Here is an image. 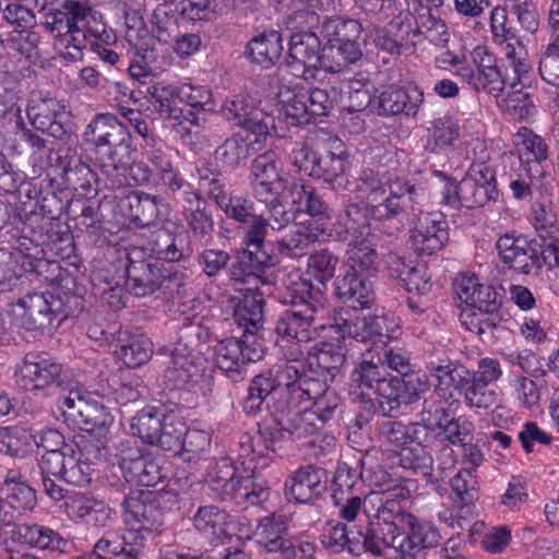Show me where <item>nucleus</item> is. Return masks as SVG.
Returning a JSON list of instances; mask_svg holds the SVG:
<instances>
[{
    "label": "nucleus",
    "mask_w": 559,
    "mask_h": 559,
    "mask_svg": "<svg viewBox=\"0 0 559 559\" xmlns=\"http://www.w3.org/2000/svg\"><path fill=\"white\" fill-rule=\"evenodd\" d=\"M361 25L352 19L326 17L321 24L323 70L341 73L362 57Z\"/></svg>",
    "instance_id": "obj_8"
},
{
    "label": "nucleus",
    "mask_w": 559,
    "mask_h": 559,
    "mask_svg": "<svg viewBox=\"0 0 559 559\" xmlns=\"http://www.w3.org/2000/svg\"><path fill=\"white\" fill-rule=\"evenodd\" d=\"M497 194L493 170L483 164H473L466 176L456 186V195L462 206H484Z\"/></svg>",
    "instance_id": "obj_18"
},
{
    "label": "nucleus",
    "mask_w": 559,
    "mask_h": 559,
    "mask_svg": "<svg viewBox=\"0 0 559 559\" xmlns=\"http://www.w3.org/2000/svg\"><path fill=\"white\" fill-rule=\"evenodd\" d=\"M206 358L186 343L179 342L171 350L164 379L167 386L193 394L206 395L212 390V377L206 373Z\"/></svg>",
    "instance_id": "obj_10"
},
{
    "label": "nucleus",
    "mask_w": 559,
    "mask_h": 559,
    "mask_svg": "<svg viewBox=\"0 0 559 559\" xmlns=\"http://www.w3.org/2000/svg\"><path fill=\"white\" fill-rule=\"evenodd\" d=\"M298 280L289 288L293 308L281 317L276 332L287 341L306 343L317 335L319 326L316 322L325 313L326 297L320 287L300 277Z\"/></svg>",
    "instance_id": "obj_5"
},
{
    "label": "nucleus",
    "mask_w": 559,
    "mask_h": 559,
    "mask_svg": "<svg viewBox=\"0 0 559 559\" xmlns=\"http://www.w3.org/2000/svg\"><path fill=\"white\" fill-rule=\"evenodd\" d=\"M407 498L397 500V510L389 515L377 544L369 542L372 554L390 556L393 551V559H406L416 557L424 548L438 545L440 535L436 527L429 522H418L405 512L403 502Z\"/></svg>",
    "instance_id": "obj_4"
},
{
    "label": "nucleus",
    "mask_w": 559,
    "mask_h": 559,
    "mask_svg": "<svg viewBox=\"0 0 559 559\" xmlns=\"http://www.w3.org/2000/svg\"><path fill=\"white\" fill-rule=\"evenodd\" d=\"M277 389H280L278 382L274 378L272 370L257 374L249 384L245 409L248 413H255L260 409L266 397Z\"/></svg>",
    "instance_id": "obj_52"
},
{
    "label": "nucleus",
    "mask_w": 559,
    "mask_h": 559,
    "mask_svg": "<svg viewBox=\"0 0 559 559\" xmlns=\"http://www.w3.org/2000/svg\"><path fill=\"white\" fill-rule=\"evenodd\" d=\"M521 159L525 160L527 166L540 164L547 158V146L543 139L532 130L522 128L512 138Z\"/></svg>",
    "instance_id": "obj_45"
},
{
    "label": "nucleus",
    "mask_w": 559,
    "mask_h": 559,
    "mask_svg": "<svg viewBox=\"0 0 559 559\" xmlns=\"http://www.w3.org/2000/svg\"><path fill=\"white\" fill-rule=\"evenodd\" d=\"M73 17H70L72 25L78 27L88 40L95 39L99 43L109 44L115 40V35L107 28L103 15L88 7L80 5Z\"/></svg>",
    "instance_id": "obj_38"
},
{
    "label": "nucleus",
    "mask_w": 559,
    "mask_h": 559,
    "mask_svg": "<svg viewBox=\"0 0 559 559\" xmlns=\"http://www.w3.org/2000/svg\"><path fill=\"white\" fill-rule=\"evenodd\" d=\"M356 191L364 201L366 214L377 221L391 219L414 210L424 198L421 187L378 166L362 167L356 179Z\"/></svg>",
    "instance_id": "obj_1"
},
{
    "label": "nucleus",
    "mask_w": 559,
    "mask_h": 559,
    "mask_svg": "<svg viewBox=\"0 0 559 559\" xmlns=\"http://www.w3.org/2000/svg\"><path fill=\"white\" fill-rule=\"evenodd\" d=\"M206 481L223 500H235L245 507L258 506L269 498L270 488L264 478L243 465L236 466L227 457L210 466Z\"/></svg>",
    "instance_id": "obj_7"
},
{
    "label": "nucleus",
    "mask_w": 559,
    "mask_h": 559,
    "mask_svg": "<svg viewBox=\"0 0 559 559\" xmlns=\"http://www.w3.org/2000/svg\"><path fill=\"white\" fill-rule=\"evenodd\" d=\"M411 243L418 253L432 254L448 240V224L441 212H420L409 230Z\"/></svg>",
    "instance_id": "obj_20"
},
{
    "label": "nucleus",
    "mask_w": 559,
    "mask_h": 559,
    "mask_svg": "<svg viewBox=\"0 0 559 559\" xmlns=\"http://www.w3.org/2000/svg\"><path fill=\"white\" fill-rule=\"evenodd\" d=\"M467 376L468 371L464 367L451 362L431 368V377L436 380V388L443 397L447 394L451 396L452 389L462 391Z\"/></svg>",
    "instance_id": "obj_55"
},
{
    "label": "nucleus",
    "mask_w": 559,
    "mask_h": 559,
    "mask_svg": "<svg viewBox=\"0 0 559 559\" xmlns=\"http://www.w3.org/2000/svg\"><path fill=\"white\" fill-rule=\"evenodd\" d=\"M326 474L307 465L299 467L286 483V496L298 503H310L325 490Z\"/></svg>",
    "instance_id": "obj_23"
},
{
    "label": "nucleus",
    "mask_w": 559,
    "mask_h": 559,
    "mask_svg": "<svg viewBox=\"0 0 559 559\" xmlns=\"http://www.w3.org/2000/svg\"><path fill=\"white\" fill-rule=\"evenodd\" d=\"M117 455L127 481L150 487L160 480V467L152 454L132 444L131 441L122 442Z\"/></svg>",
    "instance_id": "obj_17"
},
{
    "label": "nucleus",
    "mask_w": 559,
    "mask_h": 559,
    "mask_svg": "<svg viewBox=\"0 0 559 559\" xmlns=\"http://www.w3.org/2000/svg\"><path fill=\"white\" fill-rule=\"evenodd\" d=\"M336 150L338 152H331L324 158H320L312 177L323 179L334 190H343L349 182L346 175V152L341 142L337 143Z\"/></svg>",
    "instance_id": "obj_33"
},
{
    "label": "nucleus",
    "mask_w": 559,
    "mask_h": 559,
    "mask_svg": "<svg viewBox=\"0 0 559 559\" xmlns=\"http://www.w3.org/2000/svg\"><path fill=\"white\" fill-rule=\"evenodd\" d=\"M16 318L28 330L44 329L53 318V298L51 295L29 294L21 298L13 308Z\"/></svg>",
    "instance_id": "obj_25"
},
{
    "label": "nucleus",
    "mask_w": 559,
    "mask_h": 559,
    "mask_svg": "<svg viewBox=\"0 0 559 559\" xmlns=\"http://www.w3.org/2000/svg\"><path fill=\"white\" fill-rule=\"evenodd\" d=\"M424 424L411 423L403 424L395 420H383L379 425V436L388 444L401 449V451L414 441L425 443L428 441V430L435 423L430 417L423 416Z\"/></svg>",
    "instance_id": "obj_24"
},
{
    "label": "nucleus",
    "mask_w": 559,
    "mask_h": 559,
    "mask_svg": "<svg viewBox=\"0 0 559 559\" xmlns=\"http://www.w3.org/2000/svg\"><path fill=\"white\" fill-rule=\"evenodd\" d=\"M320 383L318 382V386H314V393L309 396H304L306 405L308 402H311L309 405V411L313 413L317 419L324 425L329 421L338 405V397L336 393L331 389H324L320 394Z\"/></svg>",
    "instance_id": "obj_60"
},
{
    "label": "nucleus",
    "mask_w": 559,
    "mask_h": 559,
    "mask_svg": "<svg viewBox=\"0 0 559 559\" xmlns=\"http://www.w3.org/2000/svg\"><path fill=\"white\" fill-rule=\"evenodd\" d=\"M374 485L382 489L370 491L364 498L353 497L340 510L344 520L366 523V530L357 532L358 536L362 537L364 548L370 552L369 542L377 544L389 515L397 510V500L409 496L408 490L392 480L382 469L376 473Z\"/></svg>",
    "instance_id": "obj_3"
},
{
    "label": "nucleus",
    "mask_w": 559,
    "mask_h": 559,
    "mask_svg": "<svg viewBox=\"0 0 559 559\" xmlns=\"http://www.w3.org/2000/svg\"><path fill=\"white\" fill-rule=\"evenodd\" d=\"M472 37L467 35L464 38V49L461 55H454L451 51H444L436 58L439 68L445 69L448 66L454 68V74L462 79L475 92L484 90H498L501 79L498 73V66L495 56H492L486 46L478 45L471 51L472 63H467V41Z\"/></svg>",
    "instance_id": "obj_9"
},
{
    "label": "nucleus",
    "mask_w": 559,
    "mask_h": 559,
    "mask_svg": "<svg viewBox=\"0 0 559 559\" xmlns=\"http://www.w3.org/2000/svg\"><path fill=\"white\" fill-rule=\"evenodd\" d=\"M13 535L21 543L44 550L62 551L67 546V540L58 532L38 524L19 525Z\"/></svg>",
    "instance_id": "obj_34"
},
{
    "label": "nucleus",
    "mask_w": 559,
    "mask_h": 559,
    "mask_svg": "<svg viewBox=\"0 0 559 559\" xmlns=\"http://www.w3.org/2000/svg\"><path fill=\"white\" fill-rule=\"evenodd\" d=\"M468 127L472 129L479 128V121L469 119L453 120L451 117H443L436 120L431 128V135L439 146H450L459 139Z\"/></svg>",
    "instance_id": "obj_51"
},
{
    "label": "nucleus",
    "mask_w": 559,
    "mask_h": 559,
    "mask_svg": "<svg viewBox=\"0 0 559 559\" xmlns=\"http://www.w3.org/2000/svg\"><path fill=\"white\" fill-rule=\"evenodd\" d=\"M433 436L428 430V441L419 443L414 441L413 444H408L404 448L401 453V464L405 468L420 471L423 474H428L432 466V456L427 451V448L432 443Z\"/></svg>",
    "instance_id": "obj_58"
},
{
    "label": "nucleus",
    "mask_w": 559,
    "mask_h": 559,
    "mask_svg": "<svg viewBox=\"0 0 559 559\" xmlns=\"http://www.w3.org/2000/svg\"><path fill=\"white\" fill-rule=\"evenodd\" d=\"M123 522L127 538L136 545H144L145 535L163 523V513L155 502L152 491L135 490L122 502Z\"/></svg>",
    "instance_id": "obj_13"
},
{
    "label": "nucleus",
    "mask_w": 559,
    "mask_h": 559,
    "mask_svg": "<svg viewBox=\"0 0 559 559\" xmlns=\"http://www.w3.org/2000/svg\"><path fill=\"white\" fill-rule=\"evenodd\" d=\"M267 109L269 103L259 108L250 97L238 95L224 104L223 114L228 120L241 127L245 133L250 132L254 135V142H261L270 130L277 129L273 112L266 111Z\"/></svg>",
    "instance_id": "obj_15"
},
{
    "label": "nucleus",
    "mask_w": 559,
    "mask_h": 559,
    "mask_svg": "<svg viewBox=\"0 0 559 559\" xmlns=\"http://www.w3.org/2000/svg\"><path fill=\"white\" fill-rule=\"evenodd\" d=\"M348 263L352 272L345 275H354L357 278L366 280L373 275L378 269V255L371 240L365 238L355 240L347 250Z\"/></svg>",
    "instance_id": "obj_35"
},
{
    "label": "nucleus",
    "mask_w": 559,
    "mask_h": 559,
    "mask_svg": "<svg viewBox=\"0 0 559 559\" xmlns=\"http://www.w3.org/2000/svg\"><path fill=\"white\" fill-rule=\"evenodd\" d=\"M286 63L293 75L307 81L314 79L316 72L323 70L319 37L312 32L294 34L290 37Z\"/></svg>",
    "instance_id": "obj_16"
},
{
    "label": "nucleus",
    "mask_w": 559,
    "mask_h": 559,
    "mask_svg": "<svg viewBox=\"0 0 559 559\" xmlns=\"http://www.w3.org/2000/svg\"><path fill=\"white\" fill-rule=\"evenodd\" d=\"M67 114L66 107L55 98L32 100L27 116L33 126L43 132L53 133L60 128V120Z\"/></svg>",
    "instance_id": "obj_36"
},
{
    "label": "nucleus",
    "mask_w": 559,
    "mask_h": 559,
    "mask_svg": "<svg viewBox=\"0 0 559 559\" xmlns=\"http://www.w3.org/2000/svg\"><path fill=\"white\" fill-rule=\"evenodd\" d=\"M526 181L523 175L510 181L513 198L522 200L537 193L539 197H550L554 191V180L546 175L540 164H533L525 168Z\"/></svg>",
    "instance_id": "obj_31"
},
{
    "label": "nucleus",
    "mask_w": 559,
    "mask_h": 559,
    "mask_svg": "<svg viewBox=\"0 0 559 559\" xmlns=\"http://www.w3.org/2000/svg\"><path fill=\"white\" fill-rule=\"evenodd\" d=\"M179 12L174 2L158 4L153 12V32L158 41L169 45L180 32L176 13Z\"/></svg>",
    "instance_id": "obj_44"
},
{
    "label": "nucleus",
    "mask_w": 559,
    "mask_h": 559,
    "mask_svg": "<svg viewBox=\"0 0 559 559\" xmlns=\"http://www.w3.org/2000/svg\"><path fill=\"white\" fill-rule=\"evenodd\" d=\"M503 52L507 62L512 67V74L508 71L502 73L498 68V73L501 79L500 86L498 90H486L490 93H499L506 85L515 87L521 82L523 75L527 74L531 70V62L525 46L513 37L508 41H502Z\"/></svg>",
    "instance_id": "obj_30"
},
{
    "label": "nucleus",
    "mask_w": 559,
    "mask_h": 559,
    "mask_svg": "<svg viewBox=\"0 0 559 559\" xmlns=\"http://www.w3.org/2000/svg\"><path fill=\"white\" fill-rule=\"evenodd\" d=\"M411 26V23L405 24L400 19L391 21L386 28L376 33L377 47L390 53L400 55L412 34Z\"/></svg>",
    "instance_id": "obj_50"
},
{
    "label": "nucleus",
    "mask_w": 559,
    "mask_h": 559,
    "mask_svg": "<svg viewBox=\"0 0 559 559\" xmlns=\"http://www.w3.org/2000/svg\"><path fill=\"white\" fill-rule=\"evenodd\" d=\"M112 424V415L103 405L91 402L88 411L82 417V424L78 426L100 441L107 438Z\"/></svg>",
    "instance_id": "obj_57"
},
{
    "label": "nucleus",
    "mask_w": 559,
    "mask_h": 559,
    "mask_svg": "<svg viewBox=\"0 0 559 559\" xmlns=\"http://www.w3.org/2000/svg\"><path fill=\"white\" fill-rule=\"evenodd\" d=\"M79 454L72 447H63L61 452H50L44 461H39L40 471L66 481V471H72L78 464Z\"/></svg>",
    "instance_id": "obj_62"
},
{
    "label": "nucleus",
    "mask_w": 559,
    "mask_h": 559,
    "mask_svg": "<svg viewBox=\"0 0 559 559\" xmlns=\"http://www.w3.org/2000/svg\"><path fill=\"white\" fill-rule=\"evenodd\" d=\"M372 395L378 397V403L383 415H390L401 405V395L403 393V382L397 378H383Z\"/></svg>",
    "instance_id": "obj_64"
},
{
    "label": "nucleus",
    "mask_w": 559,
    "mask_h": 559,
    "mask_svg": "<svg viewBox=\"0 0 559 559\" xmlns=\"http://www.w3.org/2000/svg\"><path fill=\"white\" fill-rule=\"evenodd\" d=\"M39 40L40 37L37 33L26 29H14L10 33L7 39L5 47L13 50L29 61L39 58Z\"/></svg>",
    "instance_id": "obj_63"
},
{
    "label": "nucleus",
    "mask_w": 559,
    "mask_h": 559,
    "mask_svg": "<svg viewBox=\"0 0 559 559\" xmlns=\"http://www.w3.org/2000/svg\"><path fill=\"white\" fill-rule=\"evenodd\" d=\"M334 285L335 295L344 306L336 311L329 329L341 333L342 337L347 335L361 342L370 341L369 319L361 310L373 301L372 285L354 275L338 277Z\"/></svg>",
    "instance_id": "obj_6"
},
{
    "label": "nucleus",
    "mask_w": 559,
    "mask_h": 559,
    "mask_svg": "<svg viewBox=\"0 0 559 559\" xmlns=\"http://www.w3.org/2000/svg\"><path fill=\"white\" fill-rule=\"evenodd\" d=\"M64 508L72 520L94 527L106 526L115 516L114 510L104 500L87 493L70 495L64 501Z\"/></svg>",
    "instance_id": "obj_21"
},
{
    "label": "nucleus",
    "mask_w": 559,
    "mask_h": 559,
    "mask_svg": "<svg viewBox=\"0 0 559 559\" xmlns=\"http://www.w3.org/2000/svg\"><path fill=\"white\" fill-rule=\"evenodd\" d=\"M250 132L243 131L226 139L215 151V158L223 166L235 169L249 156Z\"/></svg>",
    "instance_id": "obj_42"
},
{
    "label": "nucleus",
    "mask_w": 559,
    "mask_h": 559,
    "mask_svg": "<svg viewBox=\"0 0 559 559\" xmlns=\"http://www.w3.org/2000/svg\"><path fill=\"white\" fill-rule=\"evenodd\" d=\"M425 417H430L435 423L430 433L435 428H439L440 432L452 444L463 443L473 428L472 424L465 419L449 418L445 409L442 407H437L433 412L427 413Z\"/></svg>",
    "instance_id": "obj_43"
},
{
    "label": "nucleus",
    "mask_w": 559,
    "mask_h": 559,
    "mask_svg": "<svg viewBox=\"0 0 559 559\" xmlns=\"http://www.w3.org/2000/svg\"><path fill=\"white\" fill-rule=\"evenodd\" d=\"M215 365L225 373H240L245 365L241 344L235 338H225L213 348Z\"/></svg>",
    "instance_id": "obj_49"
},
{
    "label": "nucleus",
    "mask_w": 559,
    "mask_h": 559,
    "mask_svg": "<svg viewBox=\"0 0 559 559\" xmlns=\"http://www.w3.org/2000/svg\"><path fill=\"white\" fill-rule=\"evenodd\" d=\"M285 523L274 515L263 518L255 530L257 542L269 552L288 551Z\"/></svg>",
    "instance_id": "obj_40"
},
{
    "label": "nucleus",
    "mask_w": 559,
    "mask_h": 559,
    "mask_svg": "<svg viewBox=\"0 0 559 559\" xmlns=\"http://www.w3.org/2000/svg\"><path fill=\"white\" fill-rule=\"evenodd\" d=\"M275 100V109L270 111L273 112L272 117L275 119V122L278 121L285 124V127L310 122L305 90L283 86Z\"/></svg>",
    "instance_id": "obj_26"
},
{
    "label": "nucleus",
    "mask_w": 559,
    "mask_h": 559,
    "mask_svg": "<svg viewBox=\"0 0 559 559\" xmlns=\"http://www.w3.org/2000/svg\"><path fill=\"white\" fill-rule=\"evenodd\" d=\"M509 386L520 407L532 409L538 406L543 395V385L526 376L510 373Z\"/></svg>",
    "instance_id": "obj_48"
},
{
    "label": "nucleus",
    "mask_w": 559,
    "mask_h": 559,
    "mask_svg": "<svg viewBox=\"0 0 559 559\" xmlns=\"http://www.w3.org/2000/svg\"><path fill=\"white\" fill-rule=\"evenodd\" d=\"M322 427L323 425L309 411V405H305L299 411H289L285 425L288 435L295 436L298 439L311 436Z\"/></svg>",
    "instance_id": "obj_61"
},
{
    "label": "nucleus",
    "mask_w": 559,
    "mask_h": 559,
    "mask_svg": "<svg viewBox=\"0 0 559 559\" xmlns=\"http://www.w3.org/2000/svg\"><path fill=\"white\" fill-rule=\"evenodd\" d=\"M68 370L46 353H28L15 366V381L28 392H45L66 383Z\"/></svg>",
    "instance_id": "obj_12"
},
{
    "label": "nucleus",
    "mask_w": 559,
    "mask_h": 559,
    "mask_svg": "<svg viewBox=\"0 0 559 559\" xmlns=\"http://www.w3.org/2000/svg\"><path fill=\"white\" fill-rule=\"evenodd\" d=\"M2 490L7 498L5 508H11L14 511V522L19 516L32 511L37 503L35 490L16 471L7 473Z\"/></svg>",
    "instance_id": "obj_28"
},
{
    "label": "nucleus",
    "mask_w": 559,
    "mask_h": 559,
    "mask_svg": "<svg viewBox=\"0 0 559 559\" xmlns=\"http://www.w3.org/2000/svg\"><path fill=\"white\" fill-rule=\"evenodd\" d=\"M250 187L254 198L269 202L288 188V175L281 157L272 150L254 157L250 165Z\"/></svg>",
    "instance_id": "obj_14"
},
{
    "label": "nucleus",
    "mask_w": 559,
    "mask_h": 559,
    "mask_svg": "<svg viewBox=\"0 0 559 559\" xmlns=\"http://www.w3.org/2000/svg\"><path fill=\"white\" fill-rule=\"evenodd\" d=\"M424 102V92L416 85L403 88L391 85L379 95V105L385 114L415 115Z\"/></svg>",
    "instance_id": "obj_27"
},
{
    "label": "nucleus",
    "mask_w": 559,
    "mask_h": 559,
    "mask_svg": "<svg viewBox=\"0 0 559 559\" xmlns=\"http://www.w3.org/2000/svg\"><path fill=\"white\" fill-rule=\"evenodd\" d=\"M249 223L250 226L243 239L246 249L238 255L239 263L246 265L243 273H251L255 264L264 262L265 254L261 251V248L270 227L269 221L261 215L252 214Z\"/></svg>",
    "instance_id": "obj_29"
},
{
    "label": "nucleus",
    "mask_w": 559,
    "mask_h": 559,
    "mask_svg": "<svg viewBox=\"0 0 559 559\" xmlns=\"http://www.w3.org/2000/svg\"><path fill=\"white\" fill-rule=\"evenodd\" d=\"M153 353V344L144 334L131 335L121 340L115 350L116 357L129 368H136L147 362Z\"/></svg>",
    "instance_id": "obj_39"
},
{
    "label": "nucleus",
    "mask_w": 559,
    "mask_h": 559,
    "mask_svg": "<svg viewBox=\"0 0 559 559\" xmlns=\"http://www.w3.org/2000/svg\"><path fill=\"white\" fill-rule=\"evenodd\" d=\"M131 430L148 444L164 451H177L183 435V424L160 409L147 406L132 418Z\"/></svg>",
    "instance_id": "obj_11"
},
{
    "label": "nucleus",
    "mask_w": 559,
    "mask_h": 559,
    "mask_svg": "<svg viewBox=\"0 0 559 559\" xmlns=\"http://www.w3.org/2000/svg\"><path fill=\"white\" fill-rule=\"evenodd\" d=\"M333 236L332 229L316 219L295 224L278 241L281 253L296 257L306 252L310 245L328 240Z\"/></svg>",
    "instance_id": "obj_22"
},
{
    "label": "nucleus",
    "mask_w": 559,
    "mask_h": 559,
    "mask_svg": "<svg viewBox=\"0 0 559 559\" xmlns=\"http://www.w3.org/2000/svg\"><path fill=\"white\" fill-rule=\"evenodd\" d=\"M144 545H136L128 540L127 531L123 535L116 532H107L94 546V552L97 557L110 559L120 554L124 556H132L134 552L140 551Z\"/></svg>",
    "instance_id": "obj_54"
},
{
    "label": "nucleus",
    "mask_w": 559,
    "mask_h": 559,
    "mask_svg": "<svg viewBox=\"0 0 559 559\" xmlns=\"http://www.w3.org/2000/svg\"><path fill=\"white\" fill-rule=\"evenodd\" d=\"M130 216L142 226L153 224L159 214L157 200L146 193L134 192L127 199Z\"/></svg>",
    "instance_id": "obj_59"
},
{
    "label": "nucleus",
    "mask_w": 559,
    "mask_h": 559,
    "mask_svg": "<svg viewBox=\"0 0 559 559\" xmlns=\"http://www.w3.org/2000/svg\"><path fill=\"white\" fill-rule=\"evenodd\" d=\"M148 93L154 108L165 114L169 120L182 116V109L174 105L176 99L179 100V86L162 81L151 86Z\"/></svg>",
    "instance_id": "obj_53"
},
{
    "label": "nucleus",
    "mask_w": 559,
    "mask_h": 559,
    "mask_svg": "<svg viewBox=\"0 0 559 559\" xmlns=\"http://www.w3.org/2000/svg\"><path fill=\"white\" fill-rule=\"evenodd\" d=\"M385 376L381 373L380 368L372 361H361L352 372L350 394L356 397H371L379 382Z\"/></svg>",
    "instance_id": "obj_47"
},
{
    "label": "nucleus",
    "mask_w": 559,
    "mask_h": 559,
    "mask_svg": "<svg viewBox=\"0 0 559 559\" xmlns=\"http://www.w3.org/2000/svg\"><path fill=\"white\" fill-rule=\"evenodd\" d=\"M233 4V0H182L178 5L181 16L189 22L212 21Z\"/></svg>",
    "instance_id": "obj_41"
},
{
    "label": "nucleus",
    "mask_w": 559,
    "mask_h": 559,
    "mask_svg": "<svg viewBox=\"0 0 559 559\" xmlns=\"http://www.w3.org/2000/svg\"><path fill=\"white\" fill-rule=\"evenodd\" d=\"M186 200L189 203L190 211L187 216L189 226L197 236L201 238L210 237L214 224L211 215L206 212V202L194 192L187 193Z\"/></svg>",
    "instance_id": "obj_56"
},
{
    "label": "nucleus",
    "mask_w": 559,
    "mask_h": 559,
    "mask_svg": "<svg viewBox=\"0 0 559 559\" xmlns=\"http://www.w3.org/2000/svg\"><path fill=\"white\" fill-rule=\"evenodd\" d=\"M227 519V513L216 506L202 507L194 515V527L212 542L225 534Z\"/></svg>",
    "instance_id": "obj_46"
},
{
    "label": "nucleus",
    "mask_w": 559,
    "mask_h": 559,
    "mask_svg": "<svg viewBox=\"0 0 559 559\" xmlns=\"http://www.w3.org/2000/svg\"><path fill=\"white\" fill-rule=\"evenodd\" d=\"M302 367V362L295 355L292 361L278 367L274 374L278 386H285V390L292 395V401L304 400V396L310 397V394L314 393V386H318L317 381L301 377Z\"/></svg>",
    "instance_id": "obj_32"
},
{
    "label": "nucleus",
    "mask_w": 559,
    "mask_h": 559,
    "mask_svg": "<svg viewBox=\"0 0 559 559\" xmlns=\"http://www.w3.org/2000/svg\"><path fill=\"white\" fill-rule=\"evenodd\" d=\"M496 248L502 263L516 273L528 275L540 269L538 249L522 236L502 235Z\"/></svg>",
    "instance_id": "obj_19"
},
{
    "label": "nucleus",
    "mask_w": 559,
    "mask_h": 559,
    "mask_svg": "<svg viewBox=\"0 0 559 559\" xmlns=\"http://www.w3.org/2000/svg\"><path fill=\"white\" fill-rule=\"evenodd\" d=\"M282 51V37L275 31L258 35L247 46L249 58L263 68H270L275 64Z\"/></svg>",
    "instance_id": "obj_37"
},
{
    "label": "nucleus",
    "mask_w": 559,
    "mask_h": 559,
    "mask_svg": "<svg viewBox=\"0 0 559 559\" xmlns=\"http://www.w3.org/2000/svg\"><path fill=\"white\" fill-rule=\"evenodd\" d=\"M84 142L93 147L95 166L109 180L112 188L131 185L121 171L127 169L133 153L131 134L108 114H98L83 132Z\"/></svg>",
    "instance_id": "obj_2"
}]
</instances>
